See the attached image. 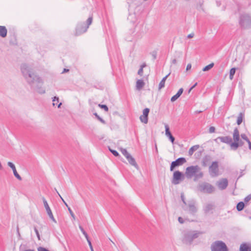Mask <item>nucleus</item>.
<instances>
[{"label":"nucleus","mask_w":251,"mask_h":251,"mask_svg":"<svg viewBox=\"0 0 251 251\" xmlns=\"http://www.w3.org/2000/svg\"><path fill=\"white\" fill-rule=\"evenodd\" d=\"M55 191H56V192L57 193L58 195L59 196V197H60V198L61 199V200H62V201L64 202L65 201L64 200H63V199L61 197V196H60V195L59 194V193L58 192V191L56 190V189H55Z\"/></svg>","instance_id":"61"},{"label":"nucleus","mask_w":251,"mask_h":251,"mask_svg":"<svg viewBox=\"0 0 251 251\" xmlns=\"http://www.w3.org/2000/svg\"><path fill=\"white\" fill-rule=\"evenodd\" d=\"M79 228L80 229V230L82 232V233H83V234L85 236V237L86 238L87 241L88 242V240H90L89 239V237H88V235L87 233L86 232V231L84 230L83 228L81 226H79Z\"/></svg>","instance_id":"34"},{"label":"nucleus","mask_w":251,"mask_h":251,"mask_svg":"<svg viewBox=\"0 0 251 251\" xmlns=\"http://www.w3.org/2000/svg\"><path fill=\"white\" fill-rule=\"evenodd\" d=\"M218 188L222 190H225L228 186V180L226 178H222L217 182Z\"/></svg>","instance_id":"12"},{"label":"nucleus","mask_w":251,"mask_h":251,"mask_svg":"<svg viewBox=\"0 0 251 251\" xmlns=\"http://www.w3.org/2000/svg\"><path fill=\"white\" fill-rule=\"evenodd\" d=\"M245 205L244 202L240 201L237 203L236 205V209L238 211H241L243 210L245 207Z\"/></svg>","instance_id":"29"},{"label":"nucleus","mask_w":251,"mask_h":251,"mask_svg":"<svg viewBox=\"0 0 251 251\" xmlns=\"http://www.w3.org/2000/svg\"><path fill=\"white\" fill-rule=\"evenodd\" d=\"M92 21H93V17L92 16L89 17L88 18V19L87 20V21H86L87 24H86V26H88V28L89 26L92 24Z\"/></svg>","instance_id":"38"},{"label":"nucleus","mask_w":251,"mask_h":251,"mask_svg":"<svg viewBox=\"0 0 251 251\" xmlns=\"http://www.w3.org/2000/svg\"><path fill=\"white\" fill-rule=\"evenodd\" d=\"M191 67H192L191 64L190 63L188 64L187 65V67H186V71H188V70H190Z\"/></svg>","instance_id":"51"},{"label":"nucleus","mask_w":251,"mask_h":251,"mask_svg":"<svg viewBox=\"0 0 251 251\" xmlns=\"http://www.w3.org/2000/svg\"><path fill=\"white\" fill-rule=\"evenodd\" d=\"M121 151L122 154L126 157H127V156H129L130 154L127 152L126 149L122 148L121 149Z\"/></svg>","instance_id":"37"},{"label":"nucleus","mask_w":251,"mask_h":251,"mask_svg":"<svg viewBox=\"0 0 251 251\" xmlns=\"http://www.w3.org/2000/svg\"><path fill=\"white\" fill-rule=\"evenodd\" d=\"M88 244L91 251H94L90 240H88Z\"/></svg>","instance_id":"50"},{"label":"nucleus","mask_w":251,"mask_h":251,"mask_svg":"<svg viewBox=\"0 0 251 251\" xmlns=\"http://www.w3.org/2000/svg\"><path fill=\"white\" fill-rule=\"evenodd\" d=\"M239 24L244 28L251 27V17L247 14L241 15L240 17Z\"/></svg>","instance_id":"4"},{"label":"nucleus","mask_w":251,"mask_h":251,"mask_svg":"<svg viewBox=\"0 0 251 251\" xmlns=\"http://www.w3.org/2000/svg\"><path fill=\"white\" fill-rule=\"evenodd\" d=\"M126 158L130 165L133 166L137 169L138 168V165L136 162L135 159L130 154L129 156H127Z\"/></svg>","instance_id":"19"},{"label":"nucleus","mask_w":251,"mask_h":251,"mask_svg":"<svg viewBox=\"0 0 251 251\" xmlns=\"http://www.w3.org/2000/svg\"><path fill=\"white\" fill-rule=\"evenodd\" d=\"M215 208V205L212 203H207L203 207V211L205 214L208 213Z\"/></svg>","instance_id":"17"},{"label":"nucleus","mask_w":251,"mask_h":251,"mask_svg":"<svg viewBox=\"0 0 251 251\" xmlns=\"http://www.w3.org/2000/svg\"><path fill=\"white\" fill-rule=\"evenodd\" d=\"M151 55H152V56L153 57V59L154 60L156 59V57H157V52H156V51H152V52L151 53Z\"/></svg>","instance_id":"46"},{"label":"nucleus","mask_w":251,"mask_h":251,"mask_svg":"<svg viewBox=\"0 0 251 251\" xmlns=\"http://www.w3.org/2000/svg\"><path fill=\"white\" fill-rule=\"evenodd\" d=\"M197 82H196L194 85H193L192 87H191V89H193L194 88H195L197 85Z\"/></svg>","instance_id":"62"},{"label":"nucleus","mask_w":251,"mask_h":251,"mask_svg":"<svg viewBox=\"0 0 251 251\" xmlns=\"http://www.w3.org/2000/svg\"><path fill=\"white\" fill-rule=\"evenodd\" d=\"M7 30L5 26L0 25V36L4 38L6 36Z\"/></svg>","instance_id":"23"},{"label":"nucleus","mask_w":251,"mask_h":251,"mask_svg":"<svg viewBox=\"0 0 251 251\" xmlns=\"http://www.w3.org/2000/svg\"><path fill=\"white\" fill-rule=\"evenodd\" d=\"M199 190L203 193L211 194L215 191L213 186L207 182H203L199 185Z\"/></svg>","instance_id":"7"},{"label":"nucleus","mask_w":251,"mask_h":251,"mask_svg":"<svg viewBox=\"0 0 251 251\" xmlns=\"http://www.w3.org/2000/svg\"><path fill=\"white\" fill-rule=\"evenodd\" d=\"M21 69L24 78L31 87L39 94H44L45 90L42 87L43 84L42 79L36 75L33 70L25 64L21 65Z\"/></svg>","instance_id":"1"},{"label":"nucleus","mask_w":251,"mask_h":251,"mask_svg":"<svg viewBox=\"0 0 251 251\" xmlns=\"http://www.w3.org/2000/svg\"><path fill=\"white\" fill-rule=\"evenodd\" d=\"M177 53V57H180V56H182V53L181 52H178Z\"/></svg>","instance_id":"58"},{"label":"nucleus","mask_w":251,"mask_h":251,"mask_svg":"<svg viewBox=\"0 0 251 251\" xmlns=\"http://www.w3.org/2000/svg\"><path fill=\"white\" fill-rule=\"evenodd\" d=\"M218 162L217 161L213 162L212 164L209 166V173L211 176H215L218 174Z\"/></svg>","instance_id":"10"},{"label":"nucleus","mask_w":251,"mask_h":251,"mask_svg":"<svg viewBox=\"0 0 251 251\" xmlns=\"http://www.w3.org/2000/svg\"><path fill=\"white\" fill-rule=\"evenodd\" d=\"M202 232L198 231H187L183 234L182 242L186 245L192 244L194 239L197 238Z\"/></svg>","instance_id":"3"},{"label":"nucleus","mask_w":251,"mask_h":251,"mask_svg":"<svg viewBox=\"0 0 251 251\" xmlns=\"http://www.w3.org/2000/svg\"><path fill=\"white\" fill-rule=\"evenodd\" d=\"M215 130V128L214 126H210L209 128V132L210 133L214 132Z\"/></svg>","instance_id":"47"},{"label":"nucleus","mask_w":251,"mask_h":251,"mask_svg":"<svg viewBox=\"0 0 251 251\" xmlns=\"http://www.w3.org/2000/svg\"><path fill=\"white\" fill-rule=\"evenodd\" d=\"M219 140L221 142L230 145L232 138L229 136L218 137L215 140Z\"/></svg>","instance_id":"16"},{"label":"nucleus","mask_w":251,"mask_h":251,"mask_svg":"<svg viewBox=\"0 0 251 251\" xmlns=\"http://www.w3.org/2000/svg\"><path fill=\"white\" fill-rule=\"evenodd\" d=\"M68 210L69 211V213H70L71 216L74 219H75V215L74 214L73 212L71 210L70 207H68Z\"/></svg>","instance_id":"45"},{"label":"nucleus","mask_w":251,"mask_h":251,"mask_svg":"<svg viewBox=\"0 0 251 251\" xmlns=\"http://www.w3.org/2000/svg\"><path fill=\"white\" fill-rule=\"evenodd\" d=\"M188 211L192 215H194L197 212V208L195 206V202L190 201L188 204Z\"/></svg>","instance_id":"13"},{"label":"nucleus","mask_w":251,"mask_h":251,"mask_svg":"<svg viewBox=\"0 0 251 251\" xmlns=\"http://www.w3.org/2000/svg\"><path fill=\"white\" fill-rule=\"evenodd\" d=\"M214 63H210V64L206 66L205 67H204L203 69H202V71L203 72H206V71H209V70H210L212 68H213V67L214 66Z\"/></svg>","instance_id":"32"},{"label":"nucleus","mask_w":251,"mask_h":251,"mask_svg":"<svg viewBox=\"0 0 251 251\" xmlns=\"http://www.w3.org/2000/svg\"><path fill=\"white\" fill-rule=\"evenodd\" d=\"M249 148L250 150H251V143L250 144V145L249 146Z\"/></svg>","instance_id":"63"},{"label":"nucleus","mask_w":251,"mask_h":251,"mask_svg":"<svg viewBox=\"0 0 251 251\" xmlns=\"http://www.w3.org/2000/svg\"><path fill=\"white\" fill-rule=\"evenodd\" d=\"M194 33H191V34H189L188 35L187 37L188 38H193L194 37Z\"/></svg>","instance_id":"52"},{"label":"nucleus","mask_w":251,"mask_h":251,"mask_svg":"<svg viewBox=\"0 0 251 251\" xmlns=\"http://www.w3.org/2000/svg\"><path fill=\"white\" fill-rule=\"evenodd\" d=\"M17 234H18V236L20 237V233L19 228L18 226H17Z\"/></svg>","instance_id":"54"},{"label":"nucleus","mask_w":251,"mask_h":251,"mask_svg":"<svg viewBox=\"0 0 251 251\" xmlns=\"http://www.w3.org/2000/svg\"><path fill=\"white\" fill-rule=\"evenodd\" d=\"M238 143H240V146H242L244 144V142L241 140H239V141H238Z\"/></svg>","instance_id":"57"},{"label":"nucleus","mask_w":251,"mask_h":251,"mask_svg":"<svg viewBox=\"0 0 251 251\" xmlns=\"http://www.w3.org/2000/svg\"><path fill=\"white\" fill-rule=\"evenodd\" d=\"M88 29V26H86V24L84 23H78L75 28V35L78 36L85 33Z\"/></svg>","instance_id":"8"},{"label":"nucleus","mask_w":251,"mask_h":251,"mask_svg":"<svg viewBox=\"0 0 251 251\" xmlns=\"http://www.w3.org/2000/svg\"><path fill=\"white\" fill-rule=\"evenodd\" d=\"M145 67H146V63H144L141 65L140 68L143 69Z\"/></svg>","instance_id":"55"},{"label":"nucleus","mask_w":251,"mask_h":251,"mask_svg":"<svg viewBox=\"0 0 251 251\" xmlns=\"http://www.w3.org/2000/svg\"><path fill=\"white\" fill-rule=\"evenodd\" d=\"M99 107H100L101 108L104 110V111L107 112L108 111V107L105 104H99L98 105Z\"/></svg>","instance_id":"39"},{"label":"nucleus","mask_w":251,"mask_h":251,"mask_svg":"<svg viewBox=\"0 0 251 251\" xmlns=\"http://www.w3.org/2000/svg\"><path fill=\"white\" fill-rule=\"evenodd\" d=\"M34 231L36 233V234L37 235V237L38 239V240H40V234H39V231L38 230V229H37V228L36 227H34Z\"/></svg>","instance_id":"42"},{"label":"nucleus","mask_w":251,"mask_h":251,"mask_svg":"<svg viewBox=\"0 0 251 251\" xmlns=\"http://www.w3.org/2000/svg\"><path fill=\"white\" fill-rule=\"evenodd\" d=\"M52 105L53 106L57 105L58 108L60 107L61 105H62V103L60 102L59 104L58 103L59 102V98L57 97H54L52 98Z\"/></svg>","instance_id":"27"},{"label":"nucleus","mask_w":251,"mask_h":251,"mask_svg":"<svg viewBox=\"0 0 251 251\" xmlns=\"http://www.w3.org/2000/svg\"><path fill=\"white\" fill-rule=\"evenodd\" d=\"M94 115L95 116V117L97 118V119L100 121L101 123L103 124H105V121L102 119L101 117H100L98 114L97 113H94Z\"/></svg>","instance_id":"36"},{"label":"nucleus","mask_w":251,"mask_h":251,"mask_svg":"<svg viewBox=\"0 0 251 251\" xmlns=\"http://www.w3.org/2000/svg\"><path fill=\"white\" fill-rule=\"evenodd\" d=\"M233 138L234 142H238L240 140L239 131L237 128L234 129L233 133Z\"/></svg>","instance_id":"21"},{"label":"nucleus","mask_w":251,"mask_h":251,"mask_svg":"<svg viewBox=\"0 0 251 251\" xmlns=\"http://www.w3.org/2000/svg\"><path fill=\"white\" fill-rule=\"evenodd\" d=\"M43 202L45 206V208L46 210L47 213L49 216L50 218L55 223H56L57 222L56 220L54 219L53 214L51 212V210L48 203L47 201L45 199L44 197L42 198Z\"/></svg>","instance_id":"11"},{"label":"nucleus","mask_w":251,"mask_h":251,"mask_svg":"<svg viewBox=\"0 0 251 251\" xmlns=\"http://www.w3.org/2000/svg\"><path fill=\"white\" fill-rule=\"evenodd\" d=\"M165 134L169 138L170 140L172 143H174L175 140V137L172 135V133L170 131V128L169 126L165 124Z\"/></svg>","instance_id":"14"},{"label":"nucleus","mask_w":251,"mask_h":251,"mask_svg":"<svg viewBox=\"0 0 251 251\" xmlns=\"http://www.w3.org/2000/svg\"><path fill=\"white\" fill-rule=\"evenodd\" d=\"M239 251H251V247L247 243H243L240 246Z\"/></svg>","instance_id":"20"},{"label":"nucleus","mask_w":251,"mask_h":251,"mask_svg":"<svg viewBox=\"0 0 251 251\" xmlns=\"http://www.w3.org/2000/svg\"><path fill=\"white\" fill-rule=\"evenodd\" d=\"M7 164H8V166H9L12 169V170H13L14 176L18 179H19V180H22V177H21V176L17 173V172L16 171V167H15L14 164L13 163L11 162H8Z\"/></svg>","instance_id":"15"},{"label":"nucleus","mask_w":251,"mask_h":251,"mask_svg":"<svg viewBox=\"0 0 251 251\" xmlns=\"http://www.w3.org/2000/svg\"><path fill=\"white\" fill-rule=\"evenodd\" d=\"M69 71V69H64V70L62 72V74L63 73H66V72H68Z\"/></svg>","instance_id":"59"},{"label":"nucleus","mask_w":251,"mask_h":251,"mask_svg":"<svg viewBox=\"0 0 251 251\" xmlns=\"http://www.w3.org/2000/svg\"><path fill=\"white\" fill-rule=\"evenodd\" d=\"M243 175H244L243 170H241L240 175L239 176L238 179L240 177H242Z\"/></svg>","instance_id":"56"},{"label":"nucleus","mask_w":251,"mask_h":251,"mask_svg":"<svg viewBox=\"0 0 251 251\" xmlns=\"http://www.w3.org/2000/svg\"><path fill=\"white\" fill-rule=\"evenodd\" d=\"M172 63L173 64H176V58H174L172 60Z\"/></svg>","instance_id":"53"},{"label":"nucleus","mask_w":251,"mask_h":251,"mask_svg":"<svg viewBox=\"0 0 251 251\" xmlns=\"http://www.w3.org/2000/svg\"><path fill=\"white\" fill-rule=\"evenodd\" d=\"M178 221L180 224H183L184 222L183 219L180 217H178Z\"/></svg>","instance_id":"49"},{"label":"nucleus","mask_w":251,"mask_h":251,"mask_svg":"<svg viewBox=\"0 0 251 251\" xmlns=\"http://www.w3.org/2000/svg\"><path fill=\"white\" fill-rule=\"evenodd\" d=\"M183 92V88H181L179 89V90L178 91V92H177V93L171 98V101L174 102V101H176L181 95Z\"/></svg>","instance_id":"22"},{"label":"nucleus","mask_w":251,"mask_h":251,"mask_svg":"<svg viewBox=\"0 0 251 251\" xmlns=\"http://www.w3.org/2000/svg\"><path fill=\"white\" fill-rule=\"evenodd\" d=\"M211 251H228L226 244L222 241H216L211 246Z\"/></svg>","instance_id":"5"},{"label":"nucleus","mask_w":251,"mask_h":251,"mask_svg":"<svg viewBox=\"0 0 251 251\" xmlns=\"http://www.w3.org/2000/svg\"><path fill=\"white\" fill-rule=\"evenodd\" d=\"M230 148L232 150H236L240 146V143L238 142H231L230 144Z\"/></svg>","instance_id":"28"},{"label":"nucleus","mask_w":251,"mask_h":251,"mask_svg":"<svg viewBox=\"0 0 251 251\" xmlns=\"http://www.w3.org/2000/svg\"><path fill=\"white\" fill-rule=\"evenodd\" d=\"M170 73H169V74L166 75L165 77H164L162 78V79L160 82V83L159 84V87H158V89L159 90L162 89V88H163L165 86V81H166V79L167 78V77H168V76L170 75Z\"/></svg>","instance_id":"25"},{"label":"nucleus","mask_w":251,"mask_h":251,"mask_svg":"<svg viewBox=\"0 0 251 251\" xmlns=\"http://www.w3.org/2000/svg\"><path fill=\"white\" fill-rule=\"evenodd\" d=\"M140 121L145 124H147L148 122V117L145 115H141L140 117Z\"/></svg>","instance_id":"31"},{"label":"nucleus","mask_w":251,"mask_h":251,"mask_svg":"<svg viewBox=\"0 0 251 251\" xmlns=\"http://www.w3.org/2000/svg\"><path fill=\"white\" fill-rule=\"evenodd\" d=\"M186 162V160L184 157H179L175 161H173L171 164L170 171H173L176 167L183 165Z\"/></svg>","instance_id":"9"},{"label":"nucleus","mask_w":251,"mask_h":251,"mask_svg":"<svg viewBox=\"0 0 251 251\" xmlns=\"http://www.w3.org/2000/svg\"><path fill=\"white\" fill-rule=\"evenodd\" d=\"M25 251H34L33 250H25Z\"/></svg>","instance_id":"64"},{"label":"nucleus","mask_w":251,"mask_h":251,"mask_svg":"<svg viewBox=\"0 0 251 251\" xmlns=\"http://www.w3.org/2000/svg\"><path fill=\"white\" fill-rule=\"evenodd\" d=\"M185 176L187 178H191L194 176V180L196 181L203 176V173L201 171L200 167L198 166H191L186 168Z\"/></svg>","instance_id":"2"},{"label":"nucleus","mask_w":251,"mask_h":251,"mask_svg":"<svg viewBox=\"0 0 251 251\" xmlns=\"http://www.w3.org/2000/svg\"><path fill=\"white\" fill-rule=\"evenodd\" d=\"M244 115V113H243L242 112L239 113V114L238 116V118H237V125H240L242 123V122L243 121Z\"/></svg>","instance_id":"30"},{"label":"nucleus","mask_w":251,"mask_h":251,"mask_svg":"<svg viewBox=\"0 0 251 251\" xmlns=\"http://www.w3.org/2000/svg\"><path fill=\"white\" fill-rule=\"evenodd\" d=\"M241 136L243 139L245 140L248 143L249 146L250 144L251 143V142L250 141L247 135L245 134H242Z\"/></svg>","instance_id":"35"},{"label":"nucleus","mask_w":251,"mask_h":251,"mask_svg":"<svg viewBox=\"0 0 251 251\" xmlns=\"http://www.w3.org/2000/svg\"><path fill=\"white\" fill-rule=\"evenodd\" d=\"M55 191H56V192L57 193L58 195L59 196V197H60V198L61 199V200H62V201L64 202L65 201L64 200H63V199L61 197V196H60V195L59 194V193L58 192V191L56 190V189H55Z\"/></svg>","instance_id":"60"},{"label":"nucleus","mask_w":251,"mask_h":251,"mask_svg":"<svg viewBox=\"0 0 251 251\" xmlns=\"http://www.w3.org/2000/svg\"><path fill=\"white\" fill-rule=\"evenodd\" d=\"M145 85V82L142 79H138L136 81V87L138 90H140Z\"/></svg>","instance_id":"24"},{"label":"nucleus","mask_w":251,"mask_h":251,"mask_svg":"<svg viewBox=\"0 0 251 251\" xmlns=\"http://www.w3.org/2000/svg\"><path fill=\"white\" fill-rule=\"evenodd\" d=\"M184 178V175L182 172L179 171H176L173 174L172 183L174 185L178 184L181 181H183Z\"/></svg>","instance_id":"6"},{"label":"nucleus","mask_w":251,"mask_h":251,"mask_svg":"<svg viewBox=\"0 0 251 251\" xmlns=\"http://www.w3.org/2000/svg\"><path fill=\"white\" fill-rule=\"evenodd\" d=\"M236 69L235 68H232L230 69L229 72V78L232 80L233 78V76L235 74Z\"/></svg>","instance_id":"33"},{"label":"nucleus","mask_w":251,"mask_h":251,"mask_svg":"<svg viewBox=\"0 0 251 251\" xmlns=\"http://www.w3.org/2000/svg\"><path fill=\"white\" fill-rule=\"evenodd\" d=\"M211 160V157L209 155H205L203 158L202 160V166L203 167H206L210 163Z\"/></svg>","instance_id":"18"},{"label":"nucleus","mask_w":251,"mask_h":251,"mask_svg":"<svg viewBox=\"0 0 251 251\" xmlns=\"http://www.w3.org/2000/svg\"><path fill=\"white\" fill-rule=\"evenodd\" d=\"M199 147H200V146L198 145L192 146L189 150V151H188L189 155L191 156L193 154L194 152L195 151H197L199 148Z\"/></svg>","instance_id":"26"},{"label":"nucleus","mask_w":251,"mask_h":251,"mask_svg":"<svg viewBox=\"0 0 251 251\" xmlns=\"http://www.w3.org/2000/svg\"><path fill=\"white\" fill-rule=\"evenodd\" d=\"M251 199V196L250 195L247 196L244 198V201L246 202L249 201Z\"/></svg>","instance_id":"44"},{"label":"nucleus","mask_w":251,"mask_h":251,"mask_svg":"<svg viewBox=\"0 0 251 251\" xmlns=\"http://www.w3.org/2000/svg\"><path fill=\"white\" fill-rule=\"evenodd\" d=\"M149 112L150 109L148 108H146L143 110V115L148 117Z\"/></svg>","instance_id":"40"},{"label":"nucleus","mask_w":251,"mask_h":251,"mask_svg":"<svg viewBox=\"0 0 251 251\" xmlns=\"http://www.w3.org/2000/svg\"><path fill=\"white\" fill-rule=\"evenodd\" d=\"M181 199L183 202V203L185 204V205H187V203L185 201V197H184V195L183 194V193H181Z\"/></svg>","instance_id":"43"},{"label":"nucleus","mask_w":251,"mask_h":251,"mask_svg":"<svg viewBox=\"0 0 251 251\" xmlns=\"http://www.w3.org/2000/svg\"><path fill=\"white\" fill-rule=\"evenodd\" d=\"M138 74L140 76H142L143 75V69L142 68H140L138 71Z\"/></svg>","instance_id":"48"},{"label":"nucleus","mask_w":251,"mask_h":251,"mask_svg":"<svg viewBox=\"0 0 251 251\" xmlns=\"http://www.w3.org/2000/svg\"><path fill=\"white\" fill-rule=\"evenodd\" d=\"M109 151L115 156L117 157L119 156V153L116 150L109 149Z\"/></svg>","instance_id":"41"}]
</instances>
